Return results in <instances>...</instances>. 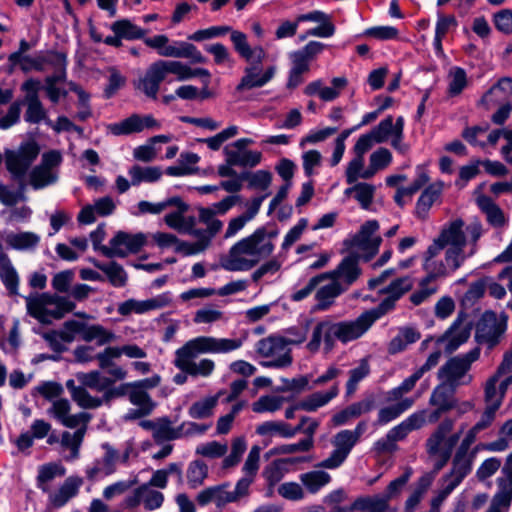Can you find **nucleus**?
I'll return each instance as SVG.
<instances>
[{"label": "nucleus", "instance_id": "37998d69", "mask_svg": "<svg viewBox=\"0 0 512 512\" xmlns=\"http://www.w3.org/2000/svg\"><path fill=\"white\" fill-rule=\"evenodd\" d=\"M339 393L338 385L331 386L327 391H317L298 402V407L307 412H314L327 405Z\"/></svg>", "mask_w": 512, "mask_h": 512}, {"label": "nucleus", "instance_id": "f257e3e1", "mask_svg": "<svg viewBox=\"0 0 512 512\" xmlns=\"http://www.w3.org/2000/svg\"><path fill=\"white\" fill-rule=\"evenodd\" d=\"M242 346V340L229 338H216L211 336H199L187 341L175 351L173 364L181 373L174 376L173 381L182 385L187 382L188 375L197 377H209L214 369L215 362L204 358L199 362L194 359L205 353H229Z\"/></svg>", "mask_w": 512, "mask_h": 512}, {"label": "nucleus", "instance_id": "49530a36", "mask_svg": "<svg viewBox=\"0 0 512 512\" xmlns=\"http://www.w3.org/2000/svg\"><path fill=\"white\" fill-rule=\"evenodd\" d=\"M414 403V398L406 397L402 400H398L394 405L382 407L378 412L376 424L381 426L388 424L410 409Z\"/></svg>", "mask_w": 512, "mask_h": 512}, {"label": "nucleus", "instance_id": "603ef678", "mask_svg": "<svg viewBox=\"0 0 512 512\" xmlns=\"http://www.w3.org/2000/svg\"><path fill=\"white\" fill-rule=\"evenodd\" d=\"M512 95V79L502 78L483 96L482 102L489 105L509 101Z\"/></svg>", "mask_w": 512, "mask_h": 512}, {"label": "nucleus", "instance_id": "338daca9", "mask_svg": "<svg viewBox=\"0 0 512 512\" xmlns=\"http://www.w3.org/2000/svg\"><path fill=\"white\" fill-rule=\"evenodd\" d=\"M423 375L424 374L419 369H416L414 373L404 379L400 385L387 392V400L398 401L404 399L403 396L414 389L416 383L423 377Z\"/></svg>", "mask_w": 512, "mask_h": 512}, {"label": "nucleus", "instance_id": "39448f33", "mask_svg": "<svg viewBox=\"0 0 512 512\" xmlns=\"http://www.w3.org/2000/svg\"><path fill=\"white\" fill-rule=\"evenodd\" d=\"M483 234L482 224L478 221L465 224L455 219L443 225L439 235L433 240L445 251H455L459 259L465 262L478 251L477 242Z\"/></svg>", "mask_w": 512, "mask_h": 512}, {"label": "nucleus", "instance_id": "7ed1b4c3", "mask_svg": "<svg viewBox=\"0 0 512 512\" xmlns=\"http://www.w3.org/2000/svg\"><path fill=\"white\" fill-rule=\"evenodd\" d=\"M230 39L235 51L248 63L236 86V91L246 92L267 85L274 78L276 67L271 65L264 68L262 66V62L267 57L263 47L260 45L251 47L247 41V36L237 30L231 31Z\"/></svg>", "mask_w": 512, "mask_h": 512}, {"label": "nucleus", "instance_id": "2eb2a0df", "mask_svg": "<svg viewBox=\"0 0 512 512\" xmlns=\"http://www.w3.org/2000/svg\"><path fill=\"white\" fill-rule=\"evenodd\" d=\"M379 223L376 220L365 222L359 232L351 239L346 240V245L352 252L364 260H370L379 250L382 242L381 236L377 233Z\"/></svg>", "mask_w": 512, "mask_h": 512}, {"label": "nucleus", "instance_id": "5fc2aeb1", "mask_svg": "<svg viewBox=\"0 0 512 512\" xmlns=\"http://www.w3.org/2000/svg\"><path fill=\"white\" fill-rule=\"evenodd\" d=\"M128 174L131 178V184L137 186L142 182L153 183L158 181L162 176V171L158 167L133 165Z\"/></svg>", "mask_w": 512, "mask_h": 512}, {"label": "nucleus", "instance_id": "9b49d317", "mask_svg": "<svg viewBox=\"0 0 512 512\" xmlns=\"http://www.w3.org/2000/svg\"><path fill=\"white\" fill-rule=\"evenodd\" d=\"M79 383L89 387L92 390L103 393L104 404H109L111 400L123 397L128 393L129 388H136V384L123 383L114 387L115 382L120 381L114 377H107L99 370L89 372H79L76 374Z\"/></svg>", "mask_w": 512, "mask_h": 512}, {"label": "nucleus", "instance_id": "8fccbe9b", "mask_svg": "<svg viewBox=\"0 0 512 512\" xmlns=\"http://www.w3.org/2000/svg\"><path fill=\"white\" fill-rule=\"evenodd\" d=\"M0 279L11 294H17L19 277L9 257L0 252Z\"/></svg>", "mask_w": 512, "mask_h": 512}, {"label": "nucleus", "instance_id": "e433bc0d", "mask_svg": "<svg viewBox=\"0 0 512 512\" xmlns=\"http://www.w3.org/2000/svg\"><path fill=\"white\" fill-rule=\"evenodd\" d=\"M86 428L76 429L75 432L64 431L60 438L63 458L67 462H72L79 458L80 447L82 445Z\"/></svg>", "mask_w": 512, "mask_h": 512}, {"label": "nucleus", "instance_id": "79ce46f5", "mask_svg": "<svg viewBox=\"0 0 512 512\" xmlns=\"http://www.w3.org/2000/svg\"><path fill=\"white\" fill-rule=\"evenodd\" d=\"M83 482V479L79 476L68 477L56 492L50 494L49 499L51 503L56 507L65 505L71 498L77 495Z\"/></svg>", "mask_w": 512, "mask_h": 512}, {"label": "nucleus", "instance_id": "0eeeda50", "mask_svg": "<svg viewBox=\"0 0 512 512\" xmlns=\"http://www.w3.org/2000/svg\"><path fill=\"white\" fill-rule=\"evenodd\" d=\"M306 340V334L301 333L298 338H284L280 336H268L259 340L256 344V352L260 357L269 360L260 364L267 368H284L292 363L290 345H298Z\"/></svg>", "mask_w": 512, "mask_h": 512}, {"label": "nucleus", "instance_id": "13d9d810", "mask_svg": "<svg viewBox=\"0 0 512 512\" xmlns=\"http://www.w3.org/2000/svg\"><path fill=\"white\" fill-rule=\"evenodd\" d=\"M6 243L17 250H29L35 248L40 242V236L33 232L9 233L6 235Z\"/></svg>", "mask_w": 512, "mask_h": 512}, {"label": "nucleus", "instance_id": "69168bd1", "mask_svg": "<svg viewBox=\"0 0 512 512\" xmlns=\"http://www.w3.org/2000/svg\"><path fill=\"white\" fill-rule=\"evenodd\" d=\"M352 509L361 512H386L389 509L387 499L381 495L359 498L352 504Z\"/></svg>", "mask_w": 512, "mask_h": 512}, {"label": "nucleus", "instance_id": "4d7b16f0", "mask_svg": "<svg viewBox=\"0 0 512 512\" xmlns=\"http://www.w3.org/2000/svg\"><path fill=\"white\" fill-rule=\"evenodd\" d=\"M152 437L157 443L175 440L183 437L182 428L172 427V423L167 417L158 418V424Z\"/></svg>", "mask_w": 512, "mask_h": 512}, {"label": "nucleus", "instance_id": "6e6552de", "mask_svg": "<svg viewBox=\"0 0 512 512\" xmlns=\"http://www.w3.org/2000/svg\"><path fill=\"white\" fill-rule=\"evenodd\" d=\"M454 427L452 419H444L426 441V451L434 460V469L441 470L449 461L461 431L450 435Z\"/></svg>", "mask_w": 512, "mask_h": 512}, {"label": "nucleus", "instance_id": "ddd939ff", "mask_svg": "<svg viewBox=\"0 0 512 512\" xmlns=\"http://www.w3.org/2000/svg\"><path fill=\"white\" fill-rule=\"evenodd\" d=\"M248 483L247 480H238L233 490L230 489L228 482L205 488L198 493L197 503L201 506L214 503L218 508H223L229 503H236L242 498L248 497Z\"/></svg>", "mask_w": 512, "mask_h": 512}, {"label": "nucleus", "instance_id": "f704fd0d", "mask_svg": "<svg viewBox=\"0 0 512 512\" xmlns=\"http://www.w3.org/2000/svg\"><path fill=\"white\" fill-rule=\"evenodd\" d=\"M346 291L341 281L330 280L328 284L320 286L315 293L317 301L315 305L316 311H327L334 303L335 299Z\"/></svg>", "mask_w": 512, "mask_h": 512}, {"label": "nucleus", "instance_id": "cd10ccee", "mask_svg": "<svg viewBox=\"0 0 512 512\" xmlns=\"http://www.w3.org/2000/svg\"><path fill=\"white\" fill-rule=\"evenodd\" d=\"M322 274L325 280L341 281L347 290L358 279L361 270L357 258L348 256L340 262L336 269Z\"/></svg>", "mask_w": 512, "mask_h": 512}, {"label": "nucleus", "instance_id": "864d4df0", "mask_svg": "<svg viewBox=\"0 0 512 512\" xmlns=\"http://www.w3.org/2000/svg\"><path fill=\"white\" fill-rule=\"evenodd\" d=\"M117 336L111 330L106 329L102 325L87 324L86 329L83 331L82 340L85 342L95 341L97 345L103 346L116 341Z\"/></svg>", "mask_w": 512, "mask_h": 512}, {"label": "nucleus", "instance_id": "6ab92c4d", "mask_svg": "<svg viewBox=\"0 0 512 512\" xmlns=\"http://www.w3.org/2000/svg\"><path fill=\"white\" fill-rule=\"evenodd\" d=\"M403 130L404 118L402 116L397 117L395 122L392 116H388L381 120L371 132L373 133V137L376 138L377 143H384L391 138V146L399 153L405 154L409 146L403 142Z\"/></svg>", "mask_w": 512, "mask_h": 512}, {"label": "nucleus", "instance_id": "680f3d73", "mask_svg": "<svg viewBox=\"0 0 512 512\" xmlns=\"http://www.w3.org/2000/svg\"><path fill=\"white\" fill-rule=\"evenodd\" d=\"M344 193L347 196L353 195L363 209H368L374 199L375 186L366 182L356 183L347 188Z\"/></svg>", "mask_w": 512, "mask_h": 512}, {"label": "nucleus", "instance_id": "f03ea898", "mask_svg": "<svg viewBox=\"0 0 512 512\" xmlns=\"http://www.w3.org/2000/svg\"><path fill=\"white\" fill-rule=\"evenodd\" d=\"M278 231L260 227L251 235L237 241L227 254L220 257V266L226 271H248L255 267L261 259L274 251V239Z\"/></svg>", "mask_w": 512, "mask_h": 512}, {"label": "nucleus", "instance_id": "dca6fc26", "mask_svg": "<svg viewBox=\"0 0 512 512\" xmlns=\"http://www.w3.org/2000/svg\"><path fill=\"white\" fill-rule=\"evenodd\" d=\"M426 421V412L417 411L409 415L401 423L388 431L385 438H381L374 443V450L377 453H386L394 451L397 446L395 442L401 441L414 431L424 427Z\"/></svg>", "mask_w": 512, "mask_h": 512}, {"label": "nucleus", "instance_id": "a19ab883", "mask_svg": "<svg viewBox=\"0 0 512 512\" xmlns=\"http://www.w3.org/2000/svg\"><path fill=\"white\" fill-rule=\"evenodd\" d=\"M51 430L52 426L50 423L43 419H36L32 422L30 430L20 434L16 440V445L19 450L28 449L33 445L35 439L45 438Z\"/></svg>", "mask_w": 512, "mask_h": 512}, {"label": "nucleus", "instance_id": "0e129e2a", "mask_svg": "<svg viewBox=\"0 0 512 512\" xmlns=\"http://www.w3.org/2000/svg\"><path fill=\"white\" fill-rule=\"evenodd\" d=\"M256 433L260 436L279 435L283 438H292V427L283 421H266L256 427Z\"/></svg>", "mask_w": 512, "mask_h": 512}, {"label": "nucleus", "instance_id": "aec40b11", "mask_svg": "<svg viewBox=\"0 0 512 512\" xmlns=\"http://www.w3.org/2000/svg\"><path fill=\"white\" fill-rule=\"evenodd\" d=\"M40 87V81L32 78L21 85V90L25 93L21 103L27 106L24 119L28 123L38 124L47 119V112L38 95Z\"/></svg>", "mask_w": 512, "mask_h": 512}, {"label": "nucleus", "instance_id": "4468645a", "mask_svg": "<svg viewBox=\"0 0 512 512\" xmlns=\"http://www.w3.org/2000/svg\"><path fill=\"white\" fill-rule=\"evenodd\" d=\"M40 153V147L34 140L21 143L16 150L5 153V164L14 180L24 182V177Z\"/></svg>", "mask_w": 512, "mask_h": 512}, {"label": "nucleus", "instance_id": "c03bdc74", "mask_svg": "<svg viewBox=\"0 0 512 512\" xmlns=\"http://www.w3.org/2000/svg\"><path fill=\"white\" fill-rule=\"evenodd\" d=\"M444 183L441 181L430 184L420 195L416 204V214L420 218H425L428 211L436 203L442 194Z\"/></svg>", "mask_w": 512, "mask_h": 512}, {"label": "nucleus", "instance_id": "774afa93", "mask_svg": "<svg viewBox=\"0 0 512 512\" xmlns=\"http://www.w3.org/2000/svg\"><path fill=\"white\" fill-rule=\"evenodd\" d=\"M218 403V396H209L193 403L188 414L193 419H204L213 415L214 408Z\"/></svg>", "mask_w": 512, "mask_h": 512}, {"label": "nucleus", "instance_id": "a878e982", "mask_svg": "<svg viewBox=\"0 0 512 512\" xmlns=\"http://www.w3.org/2000/svg\"><path fill=\"white\" fill-rule=\"evenodd\" d=\"M511 384L512 376L501 379L492 374L483 385L486 406L499 409Z\"/></svg>", "mask_w": 512, "mask_h": 512}, {"label": "nucleus", "instance_id": "4c0bfd02", "mask_svg": "<svg viewBox=\"0 0 512 512\" xmlns=\"http://www.w3.org/2000/svg\"><path fill=\"white\" fill-rule=\"evenodd\" d=\"M166 74H174L178 81H186L194 77H204L206 84L210 83L211 74L205 68H191L180 61L163 60Z\"/></svg>", "mask_w": 512, "mask_h": 512}, {"label": "nucleus", "instance_id": "c756f323", "mask_svg": "<svg viewBox=\"0 0 512 512\" xmlns=\"http://www.w3.org/2000/svg\"><path fill=\"white\" fill-rule=\"evenodd\" d=\"M121 357L118 346H107L101 352L95 355L98 366L101 370L106 371L107 377H114L115 379L125 380L128 376V371L115 363V360Z\"/></svg>", "mask_w": 512, "mask_h": 512}, {"label": "nucleus", "instance_id": "4be33fe9", "mask_svg": "<svg viewBox=\"0 0 512 512\" xmlns=\"http://www.w3.org/2000/svg\"><path fill=\"white\" fill-rule=\"evenodd\" d=\"M160 122L152 115L132 114L129 117L108 125V131L114 136H126L141 133L145 129H159Z\"/></svg>", "mask_w": 512, "mask_h": 512}, {"label": "nucleus", "instance_id": "58836bf2", "mask_svg": "<svg viewBox=\"0 0 512 512\" xmlns=\"http://www.w3.org/2000/svg\"><path fill=\"white\" fill-rule=\"evenodd\" d=\"M66 387L69 390L72 399L83 409H97L104 405V398L93 396L87 391V386L76 385L75 381L70 379L66 382Z\"/></svg>", "mask_w": 512, "mask_h": 512}, {"label": "nucleus", "instance_id": "5701e85b", "mask_svg": "<svg viewBox=\"0 0 512 512\" xmlns=\"http://www.w3.org/2000/svg\"><path fill=\"white\" fill-rule=\"evenodd\" d=\"M172 299L170 293H162L157 296L145 299H128L118 305L117 311L122 316L132 313L145 314L150 311L159 310L170 305Z\"/></svg>", "mask_w": 512, "mask_h": 512}, {"label": "nucleus", "instance_id": "052dcab7", "mask_svg": "<svg viewBox=\"0 0 512 512\" xmlns=\"http://www.w3.org/2000/svg\"><path fill=\"white\" fill-rule=\"evenodd\" d=\"M110 28L114 34L126 40L142 39L146 35V30L133 24L128 19L117 20L112 23Z\"/></svg>", "mask_w": 512, "mask_h": 512}, {"label": "nucleus", "instance_id": "c9c22d12", "mask_svg": "<svg viewBox=\"0 0 512 512\" xmlns=\"http://www.w3.org/2000/svg\"><path fill=\"white\" fill-rule=\"evenodd\" d=\"M199 221L206 226L205 229L194 227L193 236H201L211 245L213 238L222 230L223 222L216 218V214L207 207L198 209Z\"/></svg>", "mask_w": 512, "mask_h": 512}, {"label": "nucleus", "instance_id": "f8f14e48", "mask_svg": "<svg viewBox=\"0 0 512 512\" xmlns=\"http://www.w3.org/2000/svg\"><path fill=\"white\" fill-rule=\"evenodd\" d=\"M63 161L58 150H50L42 154L41 161L28 174V185L34 190H41L54 185L59 179V168Z\"/></svg>", "mask_w": 512, "mask_h": 512}, {"label": "nucleus", "instance_id": "1a4fd4ad", "mask_svg": "<svg viewBox=\"0 0 512 512\" xmlns=\"http://www.w3.org/2000/svg\"><path fill=\"white\" fill-rule=\"evenodd\" d=\"M442 251L438 244L432 243L423 255L424 277L433 282L449 277L464 264L455 251H445L444 259H439L438 256Z\"/></svg>", "mask_w": 512, "mask_h": 512}, {"label": "nucleus", "instance_id": "6e6d98bb", "mask_svg": "<svg viewBox=\"0 0 512 512\" xmlns=\"http://www.w3.org/2000/svg\"><path fill=\"white\" fill-rule=\"evenodd\" d=\"M301 483L308 490V492L315 494L324 486L330 483L331 476L322 470H312L302 473L299 476Z\"/></svg>", "mask_w": 512, "mask_h": 512}, {"label": "nucleus", "instance_id": "ea45409f", "mask_svg": "<svg viewBox=\"0 0 512 512\" xmlns=\"http://www.w3.org/2000/svg\"><path fill=\"white\" fill-rule=\"evenodd\" d=\"M374 408V398L368 397L355 402L332 417V422L336 426L347 424L350 420L360 417L370 412Z\"/></svg>", "mask_w": 512, "mask_h": 512}, {"label": "nucleus", "instance_id": "bf43d9fd", "mask_svg": "<svg viewBox=\"0 0 512 512\" xmlns=\"http://www.w3.org/2000/svg\"><path fill=\"white\" fill-rule=\"evenodd\" d=\"M433 482V476L430 474H425L421 476L413 489L411 495L405 502V510L406 512H414L425 493L428 491L429 487Z\"/></svg>", "mask_w": 512, "mask_h": 512}, {"label": "nucleus", "instance_id": "c85d7f7f", "mask_svg": "<svg viewBox=\"0 0 512 512\" xmlns=\"http://www.w3.org/2000/svg\"><path fill=\"white\" fill-rule=\"evenodd\" d=\"M470 333L469 323L456 320L444 335L436 339L435 344L444 345L445 350L451 353L469 339Z\"/></svg>", "mask_w": 512, "mask_h": 512}, {"label": "nucleus", "instance_id": "f3484780", "mask_svg": "<svg viewBox=\"0 0 512 512\" xmlns=\"http://www.w3.org/2000/svg\"><path fill=\"white\" fill-rule=\"evenodd\" d=\"M507 319L504 313L498 315L493 311L484 312L476 326V340L489 347L495 346L506 331Z\"/></svg>", "mask_w": 512, "mask_h": 512}, {"label": "nucleus", "instance_id": "473e14b6", "mask_svg": "<svg viewBox=\"0 0 512 512\" xmlns=\"http://www.w3.org/2000/svg\"><path fill=\"white\" fill-rule=\"evenodd\" d=\"M116 208L114 200L105 196L97 199L93 205L84 206L78 214L77 220L81 224H92L96 216L105 217L111 215Z\"/></svg>", "mask_w": 512, "mask_h": 512}, {"label": "nucleus", "instance_id": "09e8293b", "mask_svg": "<svg viewBox=\"0 0 512 512\" xmlns=\"http://www.w3.org/2000/svg\"><path fill=\"white\" fill-rule=\"evenodd\" d=\"M66 474L65 467L59 462H49L39 466L37 475V486L42 491L49 490L48 484L56 477H62Z\"/></svg>", "mask_w": 512, "mask_h": 512}, {"label": "nucleus", "instance_id": "72a5a7b5", "mask_svg": "<svg viewBox=\"0 0 512 512\" xmlns=\"http://www.w3.org/2000/svg\"><path fill=\"white\" fill-rule=\"evenodd\" d=\"M102 447L105 450L104 455L86 469V475L90 480L95 479L100 473L108 476L116 471V465L119 461L118 452L107 443L103 444Z\"/></svg>", "mask_w": 512, "mask_h": 512}, {"label": "nucleus", "instance_id": "a18cd8bd", "mask_svg": "<svg viewBox=\"0 0 512 512\" xmlns=\"http://www.w3.org/2000/svg\"><path fill=\"white\" fill-rule=\"evenodd\" d=\"M226 160L230 164L242 167H255L262 160V153L253 150H237L230 147L224 149Z\"/></svg>", "mask_w": 512, "mask_h": 512}, {"label": "nucleus", "instance_id": "a211bd4d", "mask_svg": "<svg viewBox=\"0 0 512 512\" xmlns=\"http://www.w3.org/2000/svg\"><path fill=\"white\" fill-rule=\"evenodd\" d=\"M147 242L144 233L130 234L119 231L110 240L109 247H102L101 252L107 257H126L129 254L138 253Z\"/></svg>", "mask_w": 512, "mask_h": 512}, {"label": "nucleus", "instance_id": "7c9ffc66", "mask_svg": "<svg viewBox=\"0 0 512 512\" xmlns=\"http://www.w3.org/2000/svg\"><path fill=\"white\" fill-rule=\"evenodd\" d=\"M347 79L345 77H335L332 79V86H324L322 80H315L310 82L304 89L307 96L317 95L321 100L330 102L337 99L341 91L347 86Z\"/></svg>", "mask_w": 512, "mask_h": 512}, {"label": "nucleus", "instance_id": "393cba45", "mask_svg": "<svg viewBox=\"0 0 512 512\" xmlns=\"http://www.w3.org/2000/svg\"><path fill=\"white\" fill-rule=\"evenodd\" d=\"M166 70L163 60L153 62L146 70L143 77L135 82V88L147 97L156 99L160 84L166 78Z\"/></svg>", "mask_w": 512, "mask_h": 512}, {"label": "nucleus", "instance_id": "2f4dec72", "mask_svg": "<svg viewBox=\"0 0 512 512\" xmlns=\"http://www.w3.org/2000/svg\"><path fill=\"white\" fill-rule=\"evenodd\" d=\"M473 458V453L457 448L452 461V469L450 473L443 476V478L458 486L471 472Z\"/></svg>", "mask_w": 512, "mask_h": 512}, {"label": "nucleus", "instance_id": "3c124183", "mask_svg": "<svg viewBox=\"0 0 512 512\" xmlns=\"http://www.w3.org/2000/svg\"><path fill=\"white\" fill-rule=\"evenodd\" d=\"M497 492L492 498L491 503L504 509H509L512 501V476L502 473L496 480Z\"/></svg>", "mask_w": 512, "mask_h": 512}, {"label": "nucleus", "instance_id": "20e7f679", "mask_svg": "<svg viewBox=\"0 0 512 512\" xmlns=\"http://www.w3.org/2000/svg\"><path fill=\"white\" fill-rule=\"evenodd\" d=\"M372 324L370 319L366 317L364 312L354 320H344L333 322L330 320L320 321L313 329L310 341L306 348L311 353H316L324 343L325 352H330L335 341L338 340L343 344L355 341L362 337Z\"/></svg>", "mask_w": 512, "mask_h": 512}, {"label": "nucleus", "instance_id": "de8ad7c7", "mask_svg": "<svg viewBox=\"0 0 512 512\" xmlns=\"http://www.w3.org/2000/svg\"><path fill=\"white\" fill-rule=\"evenodd\" d=\"M181 41L169 42L166 35L160 34L153 37L144 38V43L157 50V53L162 57L177 58L179 53V44Z\"/></svg>", "mask_w": 512, "mask_h": 512}, {"label": "nucleus", "instance_id": "9d476101", "mask_svg": "<svg viewBox=\"0 0 512 512\" xmlns=\"http://www.w3.org/2000/svg\"><path fill=\"white\" fill-rule=\"evenodd\" d=\"M479 356L480 349L476 347L465 354L449 359L438 370V378L451 387L470 384L473 377L467 373Z\"/></svg>", "mask_w": 512, "mask_h": 512}, {"label": "nucleus", "instance_id": "e2e57ef3", "mask_svg": "<svg viewBox=\"0 0 512 512\" xmlns=\"http://www.w3.org/2000/svg\"><path fill=\"white\" fill-rule=\"evenodd\" d=\"M392 162V154L387 148L375 150L369 157V167L366 169V177H373L378 171L384 170Z\"/></svg>", "mask_w": 512, "mask_h": 512}, {"label": "nucleus", "instance_id": "412c9836", "mask_svg": "<svg viewBox=\"0 0 512 512\" xmlns=\"http://www.w3.org/2000/svg\"><path fill=\"white\" fill-rule=\"evenodd\" d=\"M331 443L334 447L333 451L331 452L330 456L323 461H321L318 464V467L320 468H326V469H336L339 466H341L347 457L349 456L350 452L354 448V446L357 444L354 438H352V434L350 433V430L345 429L341 430L338 433H336Z\"/></svg>", "mask_w": 512, "mask_h": 512}, {"label": "nucleus", "instance_id": "b1692460", "mask_svg": "<svg viewBox=\"0 0 512 512\" xmlns=\"http://www.w3.org/2000/svg\"><path fill=\"white\" fill-rule=\"evenodd\" d=\"M168 201H173L170 207H175L176 210L164 216V222L168 227L178 231L179 233L189 234L193 236V230L196 220L193 216H185L189 206L182 201L180 197H170Z\"/></svg>", "mask_w": 512, "mask_h": 512}, {"label": "nucleus", "instance_id": "bb28decb", "mask_svg": "<svg viewBox=\"0 0 512 512\" xmlns=\"http://www.w3.org/2000/svg\"><path fill=\"white\" fill-rule=\"evenodd\" d=\"M312 22L317 26L308 29V34L318 38H329L335 34V26L332 17L320 10H313L297 16V23Z\"/></svg>", "mask_w": 512, "mask_h": 512}, {"label": "nucleus", "instance_id": "423d86ee", "mask_svg": "<svg viewBox=\"0 0 512 512\" xmlns=\"http://www.w3.org/2000/svg\"><path fill=\"white\" fill-rule=\"evenodd\" d=\"M25 302L28 314L42 324L61 319L75 308V303L67 297L49 293L30 295Z\"/></svg>", "mask_w": 512, "mask_h": 512}]
</instances>
